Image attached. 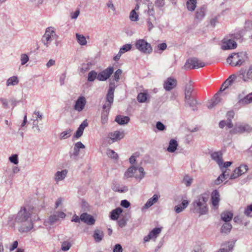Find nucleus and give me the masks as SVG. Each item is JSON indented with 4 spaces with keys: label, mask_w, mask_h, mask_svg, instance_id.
<instances>
[{
    "label": "nucleus",
    "mask_w": 252,
    "mask_h": 252,
    "mask_svg": "<svg viewBox=\"0 0 252 252\" xmlns=\"http://www.w3.org/2000/svg\"><path fill=\"white\" fill-rule=\"evenodd\" d=\"M178 145L177 141L175 139H172L169 142V146L167 149V151L170 153H174L177 150Z\"/></svg>",
    "instance_id": "obj_28"
},
{
    "label": "nucleus",
    "mask_w": 252,
    "mask_h": 252,
    "mask_svg": "<svg viewBox=\"0 0 252 252\" xmlns=\"http://www.w3.org/2000/svg\"><path fill=\"white\" fill-rule=\"evenodd\" d=\"M114 69L113 67H109L98 74L97 80L101 81H106L113 73Z\"/></svg>",
    "instance_id": "obj_13"
},
{
    "label": "nucleus",
    "mask_w": 252,
    "mask_h": 252,
    "mask_svg": "<svg viewBox=\"0 0 252 252\" xmlns=\"http://www.w3.org/2000/svg\"><path fill=\"white\" fill-rule=\"evenodd\" d=\"M58 36L52 27H48L46 29L45 32L42 38V42L44 45L49 47L51 43L57 39Z\"/></svg>",
    "instance_id": "obj_5"
},
{
    "label": "nucleus",
    "mask_w": 252,
    "mask_h": 252,
    "mask_svg": "<svg viewBox=\"0 0 252 252\" xmlns=\"http://www.w3.org/2000/svg\"><path fill=\"white\" fill-rule=\"evenodd\" d=\"M104 237V233L102 231L99 229H95L93 235V238L94 241L99 243L101 242Z\"/></svg>",
    "instance_id": "obj_27"
},
{
    "label": "nucleus",
    "mask_w": 252,
    "mask_h": 252,
    "mask_svg": "<svg viewBox=\"0 0 252 252\" xmlns=\"http://www.w3.org/2000/svg\"><path fill=\"white\" fill-rule=\"evenodd\" d=\"M29 61V57L26 54H22L20 56V61L22 65L26 64Z\"/></svg>",
    "instance_id": "obj_48"
},
{
    "label": "nucleus",
    "mask_w": 252,
    "mask_h": 252,
    "mask_svg": "<svg viewBox=\"0 0 252 252\" xmlns=\"http://www.w3.org/2000/svg\"><path fill=\"white\" fill-rule=\"evenodd\" d=\"M177 85V80L173 77H168L164 82L163 88L166 91H170L175 88Z\"/></svg>",
    "instance_id": "obj_12"
},
{
    "label": "nucleus",
    "mask_w": 252,
    "mask_h": 252,
    "mask_svg": "<svg viewBox=\"0 0 252 252\" xmlns=\"http://www.w3.org/2000/svg\"><path fill=\"white\" fill-rule=\"evenodd\" d=\"M129 19L131 21L136 22L139 19V15L134 10H131L129 14Z\"/></svg>",
    "instance_id": "obj_44"
},
{
    "label": "nucleus",
    "mask_w": 252,
    "mask_h": 252,
    "mask_svg": "<svg viewBox=\"0 0 252 252\" xmlns=\"http://www.w3.org/2000/svg\"><path fill=\"white\" fill-rule=\"evenodd\" d=\"M155 20H153L152 18L149 17L147 20V26L148 27V30L150 31L153 28H154V25L152 23V22L155 21Z\"/></svg>",
    "instance_id": "obj_58"
},
{
    "label": "nucleus",
    "mask_w": 252,
    "mask_h": 252,
    "mask_svg": "<svg viewBox=\"0 0 252 252\" xmlns=\"http://www.w3.org/2000/svg\"><path fill=\"white\" fill-rule=\"evenodd\" d=\"M81 220L88 225H93L95 223V220L91 215L85 213L80 216Z\"/></svg>",
    "instance_id": "obj_20"
},
{
    "label": "nucleus",
    "mask_w": 252,
    "mask_h": 252,
    "mask_svg": "<svg viewBox=\"0 0 252 252\" xmlns=\"http://www.w3.org/2000/svg\"><path fill=\"white\" fill-rule=\"evenodd\" d=\"M239 102L243 104H247L252 102V93L249 94L244 98L240 100Z\"/></svg>",
    "instance_id": "obj_41"
},
{
    "label": "nucleus",
    "mask_w": 252,
    "mask_h": 252,
    "mask_svg": "<svg viewBox=\"0 0 252 252\" xmlns=\"http://www.w3.org/2000/svg\"><path fill=\"white\" fill-rule=\"evenodd\" d=\"M115 88V85L110 83L106 97V102L103 106V111L101 113V122L102 125L106 124L108 122V114L114 100Z\"/></svg>",
    "instance_id": "obj_2"
},
{
    "label": "nucleus",
    "mask_w": 252,
    "mask_h": 252,
    "mask_svg": "<svg viewBox=\"0 0 252 252\" xmlns=\"http://www.w3.org/2000/svg\"><path fill=\"white\" fill-rule=\"evenodd\" d=\"M187 7L189 11L194 10L196 7V0H188L187 2Z\"/></svg>",
    "instance_id": "obj_37"
},
{
    "label": "nucleus",
    "mask_w": 252,
    "mask_h": 252,
    "mask_svg": "<svg viewBox=\"0 0 252 252\" xmlns=\"http://www.w3.org/2000/svg\"><path fill=\"white\" fill-rule=\"evenodd\" d=\"M193 91V88L191 84H187L185 87V100H189L191 97V95Z\"/></svg>",
    "instance_id": "obj_33"
},
{
    "label": "nucleus",
    "mask_w": 252,
    "mask_h": 252,
    "mask_svg": "<svg viewBox=\"0 0 252 252\" xmlns=\"http://www.w3.org/2000/svg\"><path fill=\"white\" fill-rule=\"evenodd\" d=\"M241 175H242V174L238 167L234 170L233 173L230 175L229 178L230 179H234L239 177Z\"/></svg>",
    "instance_id": "obj_47"
},
{
    "label": "nucleus",
    "mask_w": 252,
    "mask_h": 252,
    "mask_svg": "<svg viewBox=\"0 0 252 252\" xmlns=\"http://www.w3.org/2000/svg\"><path fill=\"white\" fill-rule=\"evenodd\" d=\"M212 158L216 161L217 164H220L221 161L222 160V154L220 152H214L211 154Z\"/></svg>",
    "instance_id": "obj_35"
},
{
    "label": "nucleus",
    "mask_w": 252,
    "mask_h": 252,
    "mask_svg": "<svg viewBox=\"0 0 252 252\" xmlns=\"http://www.w3.org/2000/svg\"><path fill=\"white\" fill-rule=\"evenodd\" d=\"M72 246L71 242L69 240L64 241L62 243L61 250L63 252L68 251Z\"/></svg>",
    "instance_id": "obj_36"
},
{
    "label": "nucleus",
    "mask_w": 252,
    "mask_h": 252,
    "mask_svg": "<svg viewBox=\"0 0 252 252\" xmlns=\"http://www.w3.org/2000/svg\"><path fill=\"white\" fill-rule=\"evenodd\" d=\"M129 120L130 119L128 117L123 116L121 115L117 116L115 119V121L121 125L127 124Z\"/></svg>",
    "instance_id": "obj_32"
},
{
    "label": "nucleus",
    "mask_w": 252,
    "mask_h": 252,
    "mask_svg": "<svg viewBox=\"0 0 252 252\" xmlns=\"http://www.w3.org/2000/svg\"><path fill=\"white\" fill-rule=\"evenodd\" d=\"M232 163V162L231 161H226L223 163V160H222L221 161V164H219V166L220 170H225L226 169V168L230 166Z\"/></svg>",
    "instance_id": "obj_54"
},
{
    "label": "nucleus",
    "mask_w": 252,
    "mask_h": 252,
    "mask_svg": "<svg viewBox=\"0 0 252 252\" xmlns=\"http://www.w3.org/2000/svg\"><path fill=\"white\" fill-rule=\"evenodd\" d=\"M109 137L113 141H117L123 138L124 137V133L123 131H115L113 132L109 133Z\"/></svg>",
    "instance_id": "obj_21"
},
{
    "label": "nucleus",
    "mask_w": 252,
    "mask_h": 252,
    "mask_svg": "<svg viewBox=\"0 0 252 252\" xmlns=\"http://www.w3.org/2000/svg\"><path fill=\"white\" fill-rule=\"evenodd\" d=\"M122 73V70L119 69L116 71V72L114 73V78L115 80H116L117 82L120 79V76Z\"/></svg>",
    "instance_id": "obj_60"
},
{
    "label": "nucleus",
    "mask_w": 252,
    "mask_h": 252,
    "mask_svg": "<svg viewBox=\"0 0 252 252\" xmlns=\"http://www.w3.org/2000/svg\"><path fill=\"white\" fill-rule=\"evenodd\" d=\"M220 201V195L219 192L217 190L213 191L211 194V201L215 209H217Z\"/></svg>",
    "instance_id": "obj_16"
},
{
    "label": "nucleus",
    "mask_w": 252,
    "mask_h": 252,
    "mask_svg": "<svg viewBox=\"0 0 252 252\" xmlns=\"http://www.w3.org/2000/svg\"><path fill=\"white\" fill-rule=\"evenodd\" d=\"M32 210L25 207H21L15 218V221L19 225V231L27 232L33 228V221L31 219Z\"/></svg>",
    "instance_id": "obj_1"
},
{
    "label": "nucleus",
    "mask_w": 252,
    "mask_h": 252,
    "mask_svg": "<svg viewBox=\"0 0 252 252\" xmlns=\"http://www.w3.org/2000/svg\"><path fill=\"white\" fill-rule=\"evenodd\" d=\"M220 93H218L215 94L213 98L209 102L208 105L209 109H212L221 101V98L220 97Z\"/></svg>",
    "instance_id": "obj_25"
},
{
    "label": "nucleus",
    "mask_w": 252,
    "mask_h": 252,
    "mask_svg": "<svg viewBox=\"0 0 252 252\" xmlns=\"http://www.w3.org/2000/svg\"><path fill=\"white\" fill-rule=\"evenodd\" d=\"M106 6L107 7L110 8L113 12L116 11V8L114 6L112 0H108L106 3Z\"/></svg>",
    "instance_id": "obj_62"
},
{
    "label": "nucleus",
    "mask_w": 252,
    "mask_h": 252,
    "mask_svg": "<svg viewBox=\"0 0 252 252\" xmlns=\"http://www.w3.org/2000/svg\"><path fill=\"white\" fill-rule=\"evenodd\" d=\"M189 201L188 200H183L182 203L174 207V210L176 213L182 212L189 205Z\"/></svg>",
    "instance_id": "obj_24"
},
{
    "label": "nucleus",
    "mask_w": 252,
    "mask_h": 252,
    "mask_svg": "<svg viewBox=\"0 0 252 252\" xmlns=\"http://www.w3.org/2000/svg\"><path fill=\"white\" fill-rule=\"evenodd\" d=\"M156 126L159 131H163L165 129V126L161 122H158Z\"/></svg>",
    "instance_id": "obj_59"
},
{
    "label": "nucleus",
    "mask_w": 252,
    "mask_h": 252,
    "mask_svg": "<svg viewBox=\"0 0 252 252\" xmlns=\"http://www.w3.org/2000/svg\"><path fill=\"white\" fill-rule=\"evenodd\" d=\"M185 101L191 107L194 106L197 104V101L191 97L189 100H185Z\"/></svg>",
    "instance_id": "obj_61"
},
{
    "label": "nucleus",
    "mask_w": 252,
    "mask_h": 252,
    "mask_svg": "<svg viewBox=\"0 0 252 252\" xmlns=\"http://www.w3.org/2000/svg\"><path fill=\"white\" fill-rule=\"evenodd\" d=\"M149 94L147 93H140L137 95V100L140 103H143L148 99Z\"/></svg>",
    "instance_id": "obj_39"
},
{
    "label": "nucleus",
    "mask_w": 252,
    "mask_h": 252,
    "mask_svg": "<svg viewBox=\"0 0 252 252\" xmlns=\"http://www.w3.org/2000/svg\"><path fill=\"white\" fill-rule=\"evenodd\" d=\"M131 48V45L130 44H125L120 49V52L123 54L126 52L129 51Z\"/></svg>",
    "instance_id": "obj_53"
},
{
    "label": "nucleus",
    "mask_w": 252,
    "mask_h": 252,
    "mask_svg": "<svg viewBox=\"0 0 252 252\" xmlns=\"http://www.w3.org/2000/svg\"><path fill=\"white\" fill-rule=\"evenodd\" d=\"M135 47L140 52L145 54H150L152 51L150 44L144 39H139L136 41Z\"/></svg>",
    "instance_id": "obj_9"
},
{
    "label": "nucleus",
    "mask_w": 252,
    "mask_h": 252,
    "mask_svg": "<svg viewBox=\"0 0 252 252\" xmlns=\"http://www.w3.org/2000/svg\"><path fill=\"white\" fill-rule=\"evenodd\" d=\"M161 231V228H155L153 229L149 234L144 238V242H148L150 240L156 239Z\"/></svg>",
    "instance_id": "obj_19"
},
{
    "label": "nucleus",
    "mask_w": 252,
    "mask_h": 252,
    "mask_svg": "<svg viewBox=\"0 0 252 252\" xmlns=\"http://www.w3.org/2000/svg\"><path fill=\"white\" fill-rule=\"evenodd\" d=\"M88 126V123L87 120H85L79 126L75 134L74 135V137L76 138H79L80 137L83 133L85 128Z\"/></svg>",
    "instance_id": "obj_22"
},
{
    "label": "nucleus",
    "mask_w": 252,
    "mask_h": 252,
    "mask_svg": "<svg viewBox=\"0 0 252 252\" xmlns=\"http://www.w3.org/2000/svg\"><path fill=\"white\" fill-rule=\"evenodd\" d=\"M71 131L72 130L70 129H68L62 132L60 135V139H65L70 137L71 135Z\"/></svg>",
    "instance_id": "obj_45"
},
{
    "label": "nucleus",
    "mask_w": 252,
    "mask_h": 252,
    "mask_svg": "<svg viewBox=\"0 0 252 252\" xmlns=\"http://www.w3.org/2000/svg\"><path fill=\"white\" fill-rule=\"evenodd\" d=\"M158 199V195L154 194L152 197L149 199V200L147 201V202L146 203V204L143 206V208L144 209H148L151 206H152L153 204L156 203Z\"/></svg>",
    "instance_id": "obj_29"
},
{
    "label": "nucleus",
    "mask_w": 252,
    "mask_h": 252,
    "mask_svg": "<svg viewBox=\"0 0 252 252\" xmlns=\"http://www.w3.org/2000/svg\"><path fill=\"white\" fill-rule=\"evenodd\" d=\"M205 66V63L203 62L196 58H193L188 59L184 66L186 69H196Z\"/></svg>",
    "instance_id": "obj_8"
},
{
    "label": "nucleus",
    "mask_w": 252,
    "mask_h": 252,
    "mask_svg": "<svg viewBox=\"0 0 252 252\" xmlns=\"http://www.w3.org/2000/svg\"><path fill=\"white\" fill-rule=\"evenodd\" d=\"M209 195L207 193H202L198 195L192 203L194 213L199 215H206L208 212L207 201Z\"/></svg>",
    "instance_id": "obj_3"
},
{
    "label": "nucleus",
    "mask_w": 252,
    "mask_h": 252,
    "mask_svg": "<svg viewBox=\"0 0 252 252\" xmlns=\"http://www.w3.org/2000/svg\"><path fill=\"white\" fill-rule=\"evenodd\" d=\"M220 216L223 221L228 222L232 220L233 215L231 212L225 211L221 214Z\"/></svg>",
    "instance_id": "obj_30"
},
{
    "label": "nucleus",
    "mask_w": 252,
    "mask_h": 252,
    "mask_svg": "<svg viewBox=\"0 0 252 252\" xmlns=\"http://www.w3.org/2000/svg\"><path fill=\"white\" fill-rule=\"evenodd\" d=\"M238 76L244 82L252 81V66H250L247 70L241 69L238 72Z\"/></svg>",
    "instance_id": "obj_11"
},
{
    "label": "nucleus",
    "mask_w": 252,
    "mask_h": 252,
    "mask_svg": "<svg viewBox=\"0 0 252 252\" xmlns=\"http://www.w3.org/2000/svg\"><path fill=\"white\" fill-rule=\"evenodd\" d=\"M0 102L4 109H8L9 108V100L8 99L4 97H0Z\"/></svg>",
    "instance_id": "obj_51"
},
{
    "label": "nucleus",
    "mask_w": 252,
    "mask_h": 252,
    "mask_svg": "<svg viewBox=\"0 0 252 252\" xmlns=\"http://www.w3.org/2000/svg\"><path fill=\"white\" fill-rule=\"evenodd\" d=\"M193 181L192 178L189 176H186L184 179V182L186 186H190Z\"/></svg>",
    "instance_id": "obj_57"
},
{
    "label": "nucleus",
    "mask_w": 252,
    "mask_h": 252,
    "mask_svg": "<svg viewBox=\"0 0 252 252\" xmlns=\"http://www.w3.org/2000/svg\"><path fill=\"white\" fill-rule=\"evenodd\" d=\"M154 4L157 8L160 9L165 5L164 0H156Z\"/></svg>",
    "instance_id": "obj_56"
},
{
    "label": "nucleus",
    "mask_w": 252,
    "mask_h": 252,
    "mask_svg": "<svg viewBox=\"0 0 252 252\" xmlns=\"http://www.w3.org/2000/svg\"><path fill=\"white\" fill-rule=\"evenodd\" d=\"M242 53H233L227 58V63L232 66H240L244 63Z\"/></svg>",
    "instance_id": "obj_10"
},
{
    "label": "nucleus",
    "mask_w": 252,
    "mask_h": 252,
    "mask_svg": "<svg viewBox=\"0 0 252 252\" xmlns=\"http://www.w3.org/2000/svg\"><path fill=\"white\" fill-rule=\"evenodd\" d=\"M148 15L152 18L153 20H156V17L155 16V10L154 7L151 5H148V9L147 11Z\"/></svg>",
    "instance_id": "obj_46"
},
{
    "label": "nucleus",
    "mask_w": 252,
    "mask_h": 252,
    "mask_svg": "<svg viewBox=\"0 0 252 252\" xmlns=\"http://www.w3.org/2000/svg\"><path fill=\"white\" fill-rule=\"evenodd\" d=\"M86 102V99L84 96H79L75 102L74 109L78 112L82 111L84 109Z\"/></svg>",
    "instance_id": "obj_14"
},
{
    "label": "nucleus",
    "mask_w": 252,
    "mask_h": 252,
    "mask_svg": "<svg viewBox=\"0 0 252 252\" xmlns=\"http://www.w3.org/2000/svg\"><path fill=\"white\" fill-rule=\"evenodd\" d=\"M244 213L248 217H252V204L248 205L246 208Z\"/></svg>",
    "instance_id": "obj_49"
},
{
    "label": "nucleus",
    "mask_w": 252,
    "mask_h": 252,
    "mask_svg": "<svg viewBox=\"0 0 252 252\" xmlns=\"http://www.w3.org/2000/svg\"><path fill=\"white\" fill-rule=\"evenodd\" d=\"M91 65L92 63H91L82 64L79 68L80 73L83 74L89 70L91 68Z\"/></svg>",
    "instance_id": "obj_38"
},
{
    "label": "nucleus",
    "mask_w": 252,
    "mask_h": 252,
    "mask_svg": "<svg viewBox=\"0 0 252 252\" xmlns=\"http://www.w3.org/2000/svg\"><path fill=\"white\" fill-rule=\"evenodd\" d=\"M123 248L120 244H116L114 249L113 252H122Z\"/></svg>",
    "instance_id": "obj_64"
},
{
    "label": "nucleus",
    "mask_w": 252,
    "mask_h": 252,
    "mask_svg": "<svg viewBox=\"0 0 252 252\" xmlns=\"http://www.w3.org/2000/svg\"><path fill=\"white\" fill-rule=\"evenodd\" d=\"M123 212V210L121 208H117L111 212L110 214V218L112 220H117L119 215L122 213Z\"/></svg>",
    "instance_id": "obj_34"
},
{
    "label": "nucleus",
    "mask_w": 252,
    "mask_h": 252,
    "mask_svg": "<svg viewBox=\"0 0 252 252\" xmlns=\"http://www.w3.org/2000/svg\"><path fill=\"white\" fill-rule=\"evenodd\" d=\"M107 156L113 159H117L118 158V156L116 153H115L113 150L111 149L107 150Z\"/></svg>",
    "instance_id": "obj_50"
},
{
    "label": "nucleus",
    "mask_w": 252,
    "mask_h": 252,
    "mask_svg": "<svg viewBox=\"0 0 252 252\" xmlns=\"http://www.w3.org/2000/svg\"><path fill=\"white\" fill-rule=\"evenodd\" d=\"M9 160L11 163H13L14 164H17L19 162L18 157V155L16 154L12 155L10 157H9Z\"/></svg>",
    "instance_id": "obj_55"
},
{
    "label": "nucleus",
    "mask_w": 252,
    "mask_h": 252,
    "mask_svg": "<svg viewBox=\"0 0 252 252\" xmlns=\"http://www.w3.org/2000/svg\"><path fill=\"white\" fill-rule=\"evenodd\" d=\"M66 216L64 213L59 211L54 213L44 221V225L47 227H50L60 220V219H64Z\"/></svg>",
    "instance_id": "obj_6"
},
{
    "label": "nucleus",
    "mask_w": 252,
    "mask_h": 252,
    "mask_svg": "<svg viewBox=\"0 0 252 252\" xmlns=\"http://www.w3.org/2000/svg\"><path fill=\"white\" fill-rule=\"evenodd\" d=\"M252 131V127L245 123H237L234 127L230 131L232 134L241 133L245 132H250Z\"/></svg>",
    "instance_id": "obj_7"
},
{
    "label": "nucleus",
    "mask_w": 252,
    "mask_h": 252,
    "mask_svg": "<svg viewBox=\"0 0 252 252\" xmlns=\"http://www.w3.org/2000/svg\"><path fill=\"white\" fill-rule=\"evenodd\" d=\"M19 82L18 77L16 76H13L6 80V86H14L17 85Z\"/></svg>",
    "instance_id": "obj_31"
},
{
    "label": "nucleus",
    "mask_w": 252,
    "mask_h": 252,
    "mask_svg": "<svg viewBox=\"0 0 252 252\" xmlns=\"http://www.w3.org/2000/svg\"><path fill=\"white\" fill-rule=\"evenodd\" d=\"M232 227V225L230 223L226 222L221 226V232L223 233H228L230 231Z\"/></svg>",
    "instance_id": "obj_40"
},
{
    "label": "nucleus",
    "mask_w": 252,
    "mask_h": 252,
    "mask_svg": "<svg viewBox=\"0 0 252 252\" xmlns=\"http://www.w3.org/2000/svg\"><path fill=\"white\" fill-rule=\"evenodd\" d=\"M224 173H221L218 178L217 179H216L214 181V183L216 185H220L224 180H225L224 178Z\"/></svg>",
    "instance_id": "obj_52"
},
{
    "label": "nucleus",
    "mask_w": 252,
    "mask_h": 252,
    "mask_svg": "<svg viewBox=\"0 0 252 252\" xmlns=\"http://www.w3.org/2000/svg\"><path fill=\"white\" fill-rule=\"evenodd\" d=\"M145 172L143 167H136L132 165L125 172L124 177L126 178H134L140 181L145 177Z\"/></svg>",
    "instance_id": "obj_4"
},
{
    "label": "nucleus",
    "mask_w": 252,
    "mask_h": 252,
    "mask_svg": "<svg viewBox=\"0 0 252 252\" xmlns=\"http://www.w3.org/2000/svg\"><path fill=\"white\" fill-rule=\"evenodd\" d=\"M85 148V146L81 142H77L74 144L73 153H70V157H73V158L76 159L77 157L79 155L80 150Z\"/></svg>",
    "instance_id": "obj_17"
},
{
    "label": "nucleus",
    "mask_w": 252,
    "mask_h": 252,
    "mask_svg": "<svg viewBox=\"0 0 252 252\" xmlns=\"http://www.w3.org/2000/svg\"><path fill=\"white\" fill-rule=\"evenodd\" d=\"M67 170L63 169L61 171H57L54 176V180L57 183L65 179L67 174Z\"/></svg>",
    "instance_id": "obj_23"
},
{
    "label": "nucleus",
    "mask_w": 252,
    "mask_h": 252,
    "mask_svg": "<svg viewBox=\"0 0 252 252\" xmlns=\"http://www.w3.org/2000/svg\"><path fill=\"white\" fill-rule=\"evenodd\" d=\"M236 78V75L233 74L230 76L227 79H226L225 81L222 84L220 87V91L221 92L225 90L231 84L233 80H235Z\"/></svg>",
    "instance_id": "obj_26"
},
{
    "label": "nucleus",
    "mask_w": 252,
    "mask_h": 252,
    "mask_svg": "<svg viewBox=\"0 0 252 252\" xmlns=\"http://www.w3.org/2000/svg\"><path fill=\"white\" fill-rule=\"evenodd\" d=\"M207 11V6L202 5L199 7L196 11L195 18L199 21H201L205 17Z\"/></svg>",
    "instance_id": "obj_18"
},
{
    "label": "nucleus",
    "mask_w": 252,
    "mask_h": 252,
    "mask_svg": "<svg viewBox=\"0 0 252 252\" xmlns=\"http://www.w3.org/2000/svg\"><path fill=\"white\" fill-rule=\"evenodd\" d=\"M98 74L94 70L91 71L88 75L87 80L89 82H93L96 78L97 79Z\"/></svg>",
    "instance_id": "obj_42"
},
{
    "label": "nucleus",
    "mask_w": 252,
    "mask_h": 252,
    "mask_svg": "<svg viewBox=\"0 0 252 252\" xmlns=\"http://www.w3.org/2000/svg\"><path fill=\"white\" fill-rule=\"evenodd\" d=\"M238 168L240 169V172H241L242 174H243L247 171L248 169V167L246 165L242 164L240 165L238 167Z\"/></svg>",
    "instance_id": "obj_63"
},
{
    "label": "nucleus",
    "mask_w": 252,
    "mask_h": 252,
    "mask_svg": "<svg viewBox=\"0 0 252 252\" xmlns=\"http://www.w3.org/2000/svg\"><path fill=\"white\" fill-rule=\"evenodd\" d=\"M76 38L78 43L81 45H85L87 44V40L85 37L79 33L76 34Z\"/></svg>",
    "instance_id": "obj_43"
},
{
    "label": "nucleus",
    "mask_w": 252,
    "mask_h": 252,
    "mask_svg": "<svg viewBox=\"0 0 252 252\" xmlns=\"http://www.w3.org/2000/svg\"><path fill=\"white\" fill-rule=\"evenodd\" d=\"M237 47L236 42L232 39H224L222 41L221 49L223 50H229L236 48Z\"/></svg>",
    "instance_id": "obj_15"
}]
</instances>
